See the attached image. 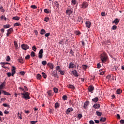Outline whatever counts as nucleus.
I'll use <instances>...</instances> for the list:
<instances>
[{
  "label": "nucleus",
  "instance_id": "obj_12",
  "mask_svg": "<svg viewBox=\"0 0 124 124\" xmlns=\"http://www.w3.org/2000/svg\"><path fill=\"white\" fill-rule=\"evenodd\" d=\"M72 73L74 75L75 77H78L79 76L78 75V72H77V70H75L74 71H72Z\"/></svg>",
  "mask_w": 124,
  "mask_h": 124
},
{
  "label": "nucleus",
  "instance_id": "obj_45",
  "mask_svg": "<svg viewBox=\"0 0 124 124\" xmlns=\"http://www.w3.org/2000/svg\"><path fill=\"white\" fill-rule=\"evenodd\" d=\"M32 50H33L34 52H36V49H37L36 48V46H33L32 47Z\"/></svg>",
  "mask_w": 124,
  "mask_h": 124
},
{
  "label": "nucleus",
  "instance_id": "obj_37",
  "mask_svg": "<svg viewBox=\"0 0 124 124\" xmlns=\"http://www.w3.org/2000/svg\"><path fill=\"white\" fill-rule=\"evenodd\" d=\"M42 64H43V65H46V64H47V62L46 61H43L42 62Z\"/></svg>",
  "mask_w": 124,
  "mask_h": 124
},
{
  "label": "nucleus",
  "instance_id": "obj_39",
  "mask_svg": "<svg viewBox=\"0 0 124 124\" xmlns=\"http://www.w3.org/2000/svg\"><path fill=\"white\" fill-rule=\"evenodd\" d=\"M71 2L73 5H75L76 4V0H72Z\"/></svg>",
  "mask_w": 124,
  "mask_h": 124
},
{
  "label": "nucleus",
  "instance_id": "obj_3",
  "mask_svg": "<svg viewBox=\"0 0 124 124\" xmlns=\"http://www.w3.org/2000/svg\"><path fill=\"white\" fill-rule=\"evenodd\" d=\"M21 48L23 49V50H25V51H27L28 49H30V46L28 45L22 44L21 45Z\"/></svg>",
  "mask_w": 124,
  "mask_h": 124
},
{
  "label": "nucleus",
  "instance_id": "obj_63",
  "mask_svg": "<svg viewBox=\"0 0 124 124\" xmlns=\"http://www.w3.org/2000/svg\"><path fill=\"white\" fill-rule=\"evenodd\" d=\"M7 31H13V28H11L7 30Z\"/></svg>",
  "mask_w": 124,
  "mask_h": 124
},
{
  "label": "nucleus",
  "instance_id": "obj_30",
  "mask_svg": "<svg viewBox=\"0 0 124 124\" xmlns=\"http://www.w3.org/2000/svg\"><path fill=\"white\" fill-rule=\"evenodd\" d=\"M44 12L45 13H47V14H48V13H50V12H51V11H49V10H48L47 9H44Z\"/></svg>",
  "mask_w": 124,
  "mask_h": 124
},
{
  "label": "nucleus",
  "instance_id": "obj_53",
  "mask_svg": "<svg viewBox=\"0 0 124 124\" xmlns=\"http://www.w3.org/2000/svg\"><path fill=\"white\" fill-rule=\"evenodd\" d=\"M9 63L8 62H1L0 63V64H3L4 65L5 64H9Z\"/></svg>",
  "mask_w": 124,
  "mask_h": 124
},
{
  "label": "nucleus",
  "instance_id": "obj_28",
  "mask_svg": "<svg viewBox=\"0 0 124 124\" xmlns=\"http://www.w3.org/2000/svg\"><path fill=\"white\" fill-rule=\"evenodd\" d=\"M82 21L83 19L82 18V17L80 16H78V21L79 22V23H80V22H82Z\"/></svg>",
  "mask_w": 124,
  "mask_h": 124
},
{
  "label": "nucleus",
  "instance_id": "obj_62",
  "mask_svg": "<svg viewBox=\"0 0 124 124\" xmlns=\"http://www.w3.org/2000/svg\"><path fill=\"white\" fill-rule=\"evenodd\" d=\"M11 31H8L6 33L7 36H9V34H11Z\"/></svg>",
  "mask_w": 124,
  "mask_h": 124
},
{
  "label": "nucleus",
  "instance_id": "obj_14",
  "mask_svg": "<svg viewBox=\"0 0 124 124\" xmlns=\"http://www.w3.org/2000/svg\"><path fill=\"white\" fill-rule=\"evenodd\" d=\"M89 104H90V101H86L85 102H84V108L85 109H86L87 108V107L88 106V105H89Z\"/></svg>",
  "mask_w": 124,
  "mask_h": 124
},
{
  "label": "nucleus",
  "instance_id": "obj_56",
  "mask_svg": "<svg viewBox=\"0 0 124 124\" xmlns=\"http://www.w3.org/2000/svg\"><path fill=\"white\" fill-rule=\"evenodd\" d=\"M97 68H100L101 67V64L100 63L97 64Z\"/></svg>",
  "mask_w": 124,
  "mask_h": 124
},
{
  "label": "nucleus",
  "instance_id": "obj_15",
  "mask_svg": "<svg viewBox=\"0 0 124 124\" xmlns=\"http://www.w3.org/2000/svg\"><path fill=\"white\" fill-rule=\"evenodd\" d=\"M86 26L87 28H91V25H92V23L90 21H86Z\"/></svg>",
  "mask_w": 124,
  "mask_h": 124
},
{
  "label": "nucleus",
  "instance_id": "obj_13",
  "mask_svg": "<svg viewBox=\"0 0 124 124\" xmlns=\"http://www.w3.org/2000/svg\"><path fill=\"white\" fill-rule=\"evenodd\" d=\"M74 67H76V65L72 62H71L69 64V68L71 69V68H74Z\"/></svg>",
  "mask_w": 124,
  "mask_h": 124
},
{
  "label": "nucleus",
  "instance_id": "obj_38",
  "mask_svg": "<svg viewBox=\"0 0 124 124\" xmlns=\"http://www.w3.org/2000/svg\"><path fill=\"white\" fill-rule=\"evenodd\" d=\"M54 92L55 93H58V92H59V90H58V88H53Z\"/></svg>",
  "mask_w": 124,
  "mask_h": 124
},
{
  "label": "nucleus",
  "instance_id": "obj_22",
  "mask_svg": "<svg viewBox=\"0 0 124 124\" xmlns=\"http://www.w3.org/2000/svg\"><path fill=\"white\" fill-rule=\"evenodd\" d=\"M13 20H16V21H19V20H20V18L18 16H15L13 17Z\"/></svg>",
  "mask_w": 124,
  "mask_h": 124
},
{
  "label": "nucleus",
  "instance_id": "obj_19",
  "mask_svg": "<svg viewBox=\"0 0 124 124\" xmlns=\"http://www.w3.org/2000/svg\"><path fill=\"white\" fill-rule=\"evenodd\" d=\"M47 65H48V66H49V67H50L51 69H53V68H54V65L53 64V63H47Z\"/></svg>",
  "mask_w": 124,
  "mask_h": 124
},
{
  "label": "nucleus",
  "instance_id": "obj_29",
  "mask_svg": "<svg viewBox=\"0 0 124 124\" xmlns=\"http://www.w3.org/2000/svg\"><path fill=\"white\" fill-rule=\"evenodd\" d=\"M62 98L63 100H67V96H66V95H64L62 96Z\"/></svg>",
  "mask_w": 124,
  "mask_h": 124
},
{
  "label": "nucleus",
  "instance_id": "obj_31",
  "mask_svg": "<svg viewBox=\"0 0 124 124\" xmlns=\"http://www.w3.org/2000/svg\"><path fill=\"white\" fill-rule=\"evenodd\" d=\"M54 4H55V6L57 7V8H59V3L58 2V1H55L54 2Z\"/></svg>",
  "mask_w": 124,
  "mask_h": 124
},
{
  "label": "nucleus",
  "instance_id": "obj_9",
  "mask_svg": "<svg viewBox=\"0 0 124 124\" xmlns=\"http://www.w3.org/2000/svg\"><path fill=\"white\" fill-rule=\"evenodd\" d=\"M73 12V11L71 9H67L66 10V14L67 15H71L72 14V13Z\"/></svg>",
  "mask_w": 124,
  "mask_h": 124
},
{
  "label": "nucleus",
  "instance_id": "obj_21",
  "mask_svg": "<svg viewBox=\"0 0 124 124\" xmlns=\"http://www.w3.org/2000/svg\"><path fill=\"white\" fill-rule=\"evenodd\" d=\"M55 109H58V108H60V103L57 102L55 104Z\"/></svg>",
  "mask_w": 124,
  "mask_h": 124
},
{
  "label": "nucleus",
  "instance_id": "obj_23",
  "mask_svg": "<svg viewBox=\"0 0 124 124\" xmlns=\"http://www.w3.org/2000/svg\"><path fill=\"white\" fill-rule=\"evenodd\" d=\"M18 62H20V63H24V61L23 60V58H20L17 60Z\"/></svg>",
  "mask_w": 124,
  "mask_h": 124
},
{
  "label": "nucleus",
  "instance_id": "obj_25",
  "mask_svg": "<svg viewBox=\"0 0 124 124\" xmlns=\"http://www.w3.org/2000/svg\"><path fill=\"white\" fill-rule=\"evenodd\" d=\"M106 121V118L105 117H101V119L100 120V122H102L103 123H104Z\"/></svg>",
  "mask_w": 124,
  "mask_h": 124
},
{
  "label": "nucleus",
  "instance_id": "obj_34",
  "mask_svg": "<svg viewBox=\"0 0 124 124\" xmlns=\"http://www.w3.org/2000/svg\"><path fill=\"white\" fill-rule=\"evenodd\" d=\"M112 69L113 70L115 71V70H117L118 69V66H112Z\"/></svg>",
  "mask_w": 124,
  "mask_h": 124
},
{
  "label": "nucleus",
  "instance_id": "obj_57",
  "mask_svg": "<svg viewBox=\"0 0 124 124\" xmlns=\"http://www.w3.org/2000/svg\"><path fill=\"white\" fill-rule=\"evenodd\" d=\"M7 75L8 77H10L12 74L10 72L7 73Z\"/></svg>",
  "mask_w": 124,
  "mask_h": 124
},
{
  "label": "nucleus",
  "instance_id": "obj_27",
  "mask_svg": "<svg viewBox=\"0 0 124 124\" xmlns=\"http://www.w3.org/2000/svg\"><path fill=\"white\" fill-rule=\"evenodd\" d=\"M36 77H37V79H38V80H40V79H41L42 77H41V75H40L39 74H37Z\"/></svg>",
  "mask_w": 124,
  "mask_h": 124
},
{
  "label": "nucleus",
  "instance_id": "obj_36",
  "mask_svg": "<svg viewBox=\"0 0 124 124\" xmlns=\"http://www.w3.org/2000/svg\"><path fill=\"white\" fill-rule=\"evenodd\" d=\"M31 56L32 57V58H33V57H35V53L34 52L32 51L31 53Z\"/></svg>",
  "mask_w": 124,
  "mask_h": 124
},
{
  "label": "nucleus",
  "instance_id": "obj_6",
  "mask_svg": "<svg viewBox=\"0 0 124 124\" xmlns=\"http://www.w3.org/2000/svg\"><path fill=\"white\" fill-rule=\"evenodd\" d=\"M38 58H39V59H42V58H43V49H41L38 53Z\"/></svg>",
  "mask_w": 124,
  "mask_h": 124
},
{
  "label": "nucleus",
  "instance_id": "obj_2",
  "mask_svg": "<svg viewBox=\"0 0 124 124\" xmlns=\"http://www.w3.org/2000/svg\"><path fill=\"white\" fill-rule=\"evenodd\" d=\"M100 59L102 62H105L107 61V55L103 53L101 55Z\"/></svg>",
  "mask_w": 124,
  "mask_h": 124
},
{
  "label": "nucleus",
  "instance_id": "obj_55",
  "mask_svg": "<svg viewBox=\"0 0 124 124\" xmlns=\"http://www.w3.org/2000/svg\"><path fill=\"white\" fill-rule=\"evenodd\" d=\"M19 90H21L22 92H23V93H25V89H24L23 88L20 87L18 88Z\"/></svg>",
  "mask_w": 124,
  "mask_h": 124
},
{
  "label": "nucleus",
  "instance_id": "obj_51",
  "mask_svg": "<svg viewBox=\"0 0 124 124\" xmlns=\"http://www.w3.org/2000/svg\"><path fill=\"white\" fill-rule=\"evenodd\" d=\"M31 58V56H30V55H27L26 57H25V60H29V59Z\"/></svg>",
  "mask_w": 124,
  "mask_h": 124
},
{
  "label": "nucleus",
  "instance_id": "obj_5",
  "mask_svg": "<svg viewBox=\"0 0 124 124\" xmlns=\"http://www.w3.org/2000/svg\"><path fill=\"white\" fill-rule=\"evenodd\" d=\"M1 93H3L4 95H11L10 93L4 91V90H1L0 91V95L1 94Z\"/></svg>",
  "mask_w": 124,
  "mask_h": 124
},
{
  "label": "nucleus",
  "instance_id": "obj_47",
  "mask_svg": "<svg viewBox=\"0 0 124 124\" xmlns=\"http://www.w3.org/2000/svg\"><path fill=\"white\" fill-rule=\"evenodd\" d=\"M6 62H10V57L9 56H7L6 59Z\"/></svg>",
  "mask_w": 124,
  "mask_h": 124
},
{
  "label": "nucleus",
  "instance_id": "obj_43",
  "mask_svg": "<svg viewBox=\"0 0 124 124\" xmlns=\"http://www.w3.org/2000/svg\"><path fill=\"white\" fill-rule=\"evenodd\" d=\"M82 67L84 70H86V69L88 68V66H87V65H82Z\"/></svg>",
  "mask_w": 124,
  "mask_h": 124
},
{
  "label": "nucleus",
  "instance_id": "obj_58",
  "mask_svg": "<svg viewBox=\"0 0 124 124\" xmlns=\"http://www.w3.org/2000/svg\"><path fill=\"white\" fill-rule=\"evenodd\" d=\"M31 124H35L36 123H37V121H31Z\"/></svg>",
  "mask_w": 124,
  "mask_h": 124
},
{
  "label": "nucleus",
  "instance_id": "obj_1",
  "mask_svg": "<svg viewBox=\"0 0 124 124\" xmlns=\"http://www.w3.org/2000/svg\"><path fill=\"white\" fill-rule=\"evenodd\" d=\"M22 96V98L27 100V99H31V96H30V93L29 92H23L20 93Z\"/></svg>",
  "mask_w": 124,
  "mask_h": 124
},
{
  "label": "nucleus",
  "instance_id": "obj_40",
  "mask_svg": "<svg viewBox=\"0 0 124 124\" xmlns=\"http://www.w3.org/2000/svg\"><path fill=\"white\" fill-rule=\"evenodd\" d=\"M68 87L69 88V89H74V86L71 84H69L68 86Z\"/></svg>",
  "mask_w": 124,
  "mask_h": 124
},
{
  "label": "nucleus",
  "instance_id": "obj_44",
  "mask_svg": "<svg viewBox=\"0 0 124 124\" xmlns=\"http://www.w3.org/2000/svg\"><path fill=\"white\" fill-rule=\"evenodd\" d=\"M0 10L1 11V12H4V11H5V10H4V9H3V7L1 6L0 7Z\"/></svg>",
  "mask_w": 124,
  "mask_h": 124
},
{
  "label": "nucleus",
  "instance_id": "obj_33",
  "mask_svg": "<svg viewBox=\"0 0 124 124\" xmlns=\"http://www.w3.org/2000/svg\"><path fill=\"white\" fill-rule=\"evenodd\" d=\"M18 26H21V23L19 22H16L14 24V27H17Z\"/></svg>",
  "mask_w": 124,
  "mask_h": 124
},
{
  "label": "nucleus",
  "instance_id": "obj_17",
  "mask_svg": "<svg viewBox=\"0 0 124 124\" xmlns=\"http://www.w3.org/2000/svg\"><path fill=\"white\" fill-rule=\"evenodd\" d=\"M120 22V19L118 18H116L114 21L113 23H115V25H118Z\"/></svg>",
  "mask_w": 124,
  "mask_h": 124
},
{
  "label": "nucleus",
  "instance_id": "obj_11",
  "mask_svg": "<svg viewBox=\"0 0 124 124\" xmlns=\"http://www.w3.org/2000/svg\"><path fill=\"white\" fill-rule=\"evenodd\" d=\"M13 69H12V76H14V74L16 73V67L14 66H12Z\"/></svg>",
  "mask_w": 124,
  "mask_h": 124
},
{
  "label": "nucleus",
  "instance_id": "obj_10",
  "mask_svg": "<svg viewBox=\"0 0 124 124\" xmlns=\"http://www.w3.org/2000/svg\"><path fill=\"white\" fill-rule=\"evenodd\" d=\"M93 90H94V88L93 87V86L90 85L88 87V90L90 93H93Z\"/></svg>",
  "mask_w": 124,
  "mask_h": 124
},
{
  "label": "nucleus",
  "instance_id": "obj_35",
  "mask_svg": "<svg viewBox=\"0 0 124 124\" xmlns=\"http://www.w3.org/2000/svg\"><path fill=\"white\" fill-rule=\"evenodd\" d=\"M59 72H60V74H61V75H64V71H62V70L59 69Z\"/></svg>",
  "mask_w": 124,
  "mask_h": 124
},
{
  "label": "nucleus",
  "instance_id": "obj_60",
  "mask_svg": "<svg viewBox=\"0 0 124 124\" xmlns=\"http://www.w3.org/2000/svg\"><path fill=\"white\" fill-rule=\"evenodd\" d=\"M83 117V115H82L81 114H79L78 115V119H81V118H82Z\"/></svg>",
  "mask_w": 124,
  "mask_h": 124
},
{
  "label": "nucleus",
  "instance_id": "obj_16",
  "mask_svg": "<svg viewBox=\"0 0 124 124\" xmlns=\"http://www.w3.org/2000/svg\"><path fill=\"white\" fill-rule=\"evenodd\" d=\"M72 111H73V108H68L66 111V113L68 114L70 112H72Z\"/></svg>",
  "mask_w": 124,
  "mask_h": 124
},
{
  "label": "nucleus",
  "instance_id": "obj_52",
  "mask_svg": "<svg viewBox=\"0 0 124 124\" xmlns=\"http://www.w3.org/2000/svg\"><path fill=\"white\" fill-rule=\"evenodd\" d=\"M101 16H102V17H105V16H106V14H105V12H102L101 14Z\"/></svg>",
  "mask_w": 124,
  "mask_h": 124
},
{
  "label": "nucleus",
  "instance_id": "obj_64",
  "mask_svg": "<svg viewBox=\"0 0 124 124\" xmlns=\"http://www.w3.org/2000/svg\"><path fill=\"white\" fill-rule=\"evenodd\" d=\"M120 124H124V120H121L120 121Z\"/></svg>",
  "mask_w": 124,
  "mask_h": 124
},
{
  "label": "nucleus",
  "instance_id": "obj_50",
  "mask_svg": "<svg viewBox=\"0 0 124 124\" xmlns=\"http://www.w3.org/2000/svg\"><path fill=\"white\" fill-rule=\"evenodd\" d=\"M31 8H32L33 9H36L37 8V7L34 5H31Z\"/></svg>",
  "mask_w": 124,
  "mask_h": 124
},
{
  "label": "nucleus",
  "instance_id": "obj_18",
  "mask_svg": "<svg viewBox=\"0 0 124 124\" xmlns=\"http://www.w3.org/2000/svg\"><path fill=\"white\" fill-rule=\"evenodd\" d=\"M98 97H96L92 99V101L95 103H96V102L98 101Z\"/></svg>",
  "mask_w": 124,
  "mask_h": 124
},
{
  "label": "nucleus",
  "instance_id": "obj_26",
  "mask_svg": "<svg viewBox=\"0 0 124 124\" xmlns=\"http://www.w3.org/2000/svg\"><path fill=\"white\" fill-rule=\"evenodd\" d=\"M96 114L99 116V117H101L102 115V112H99L98 111H97L96 112Z\"/></svg>",
  "mask_w": 124,
  "mask_h": 124
},
{
  "label": "nucleus",
  "instance_id": "obj_61",
  "mask_svg": "<svg viewBox=\"0 0 124 124\" xmlns=\"http://www.w3.org/2000/svg\"><path fill=\"white\" fill-rule=\"evenodd\" d=\"M89 124H94V122H93V120H91L89 121Z\"/></svg>",
  "mask_w": 124,
  "mask_h": 124
},
{
  "label": "nucleus",
  "instance_id": "obj_4",
  "mask_svg": "<svg viewBox=\"0 0 124 124\" xmlns=\"http://www.w3.org/2000/svg\"><path fill=\"white\" fill-rule=\"evenodd\" d=\"M89 6V3L86 1H84L81 4V8H87Z\"/></svg>",
  "mask_w": 124,
  "mask_h": 124
},
{
  "label": "nucleus",
  "instance_id": "obj_41",
  "mask_svg": "<svg viewBox=\"0 0 124 124\" xmlns=\"http://www.w3.org/2000/svg\"><path fill=\"white\" fill-rule=\"evenodd\" d=\"M58 74V72H56V73L54 72L52 74V75L54 76V77H57V75Z\"/></svg>",
  "mask_w": 124,
  "mask_h": 124
},
{
  "label": "nucleus",
  "instance_id": "obj_54",
  "mask_svg": "<svg viewBox=\"0 0 124 124\" xmlns=\"http://www.w3.org/2000/svg\"><path fill=\"white\" fill-rule=\"evenodd\" d=\"M47 93L49 96H52V93H51V91H48Z\"/></svg>",
  "mask_w": 124,
  "mask_h": 124
},
{
  "label": "nucleus",
  "instance_id": "obj_48",
  "mask_svg": "<svg viewBox=\"0 0 124 124\" xmlns=\"http://www.w3.org/2000/svg\"><path fill=\"white\" fill-rule=\"evenodd\" d=\"M42 74L43 75V77H44L45 79H46L47 77V76L46 75V74H45V73H43V72L42 73Z\"/></svg>",
  "mask_w": 124,
  "mask_h": 124
},
{
  "label": "nucleus",
  "instance_id": "obj_7",
  "mask_svg": "<svg viewBox=\"0 0 124 124\" xmlns=\"http://www.w3.org/2000/svg\"><path fill=\"white\" fill-rule=\"evenodd\" d=\"M5 84H6L5 81H3L1 83V84L0 85V91L3 90V89L5 88Z\"/></svg>",
  "mask_w": 124,
  "mask_h": 124
},
{
  "label": "nucleus",
  "instance_id": "obj_59",
  "mask_svg": "<svg viewBox=\"0 0 124 124\" xmlns=\"http://www.w3.org/2000/svg\"><path fill=\"white\" fill-rule=\"evenodd\" d=\"M112 30H116L117 29V26H116V25L113 26L112 28Z\"/></svg>",
  "mask_w": 124,
  "mask_h": 124
},
{
  "label": "nucleus",
  "instance_id": "obj_20",
  "mask_svg": "<svg viewBox=\"0 0 124 124\" xmlns=\"http://www.w3.org/2000/svg\"><path fill=\"white\" fill-rule=\"evenodd\" d=\"M122 92H123V91H122L121 89H118L116 91V93L117 94H120V93H122Z\"/></svg>",
  "mask_w": 124,
  "mask_h": 124
},
{
  "label": "nucleus",
  "instance_id": "obj_49",
  "mask_svg": "<svg viewBox=\"0 0 124 124\" xmlns=\"http://www.w3.org/2000/svg\"><path fill=\"white\" fill-rule=\"evenodd\" d=\"M75 34H76V35H80V34H81V32L80 31H75Z\"/></svg>",
  "mask_w": 124,
  "mask_h": 124
},
{
  "label": "nucleus",
  "instance_id": "obj_24",
  "mask_svg": "<svg viewBox=\"0 0 124 124\" xmlns=\"http://www.w3.org/2000/svg\"><path fill=\"white\" fill-rule=\"evenodd\" d=\"M80 43H81L82 47H83V48H85V46L86 45V43H85V42H84V41H81Z\"/></svg>",
  "mask_w": 124,
  "mask_h": 124
},
{
  "label": "nucleus",
  "instance_id": "obj_32",
  "mask_svg": "<svg viewBox=\"0 0 124 124\" xmlns=\"http://www.w3.org/2000/svg\"><path fill=\"white\" fill-rule=\"evenodd\" d=\"M3 106H4V107H8L9 108H10V106L8 105V104L4 103L3 104Z\"/></svg>",
  "mask_w": 124,
  "mask_h": 124
},
{
  "label": "nucleus",
  "instance_id": "obj_46",
  "mask_svg": "<svg viewBox=\"0 0 124 124\" xmlns=\"http://www.w3.org/2000/svg\"><path fill=\"white\" fill-rule=\"evenodd\" d=\"M49 20H50V18H49V17L46 16L45 18V22H48L49 21Z\"/></svg>",
  "mask_w": 124,
  "mask_h": 124
},
{
  "label": "nucleus",
  "instance_id": "obj_8",
  "mask_svg": "<svg viewBox=\"0 0 124 124\" xmlns=\"http://www.w3.org/2000/svg\"><path fill=\"white\" fill-rule=\"evenodd\" d=\"M93 108L95 109H99V108H100V104L95 103L93 106Z\"/></svg>",
  "mask_w": 124,
  "mask_h": 124
},
{
  "label": "nucleus",
  "instance_id": "obj_42",
  "mask_svg": "<svg viewBox=\"0 0 124 124\" xmlns=\"http://www.w3.org/2000/svg\"><path fill=\"white\" fill-rule=\"evenodd\" d=\"M10 27V25L9 24L4 25V29H8V28H9Z\"/></svg>",
  "mask_w": 124,
  "mask_h": 124
}]
</instances>
